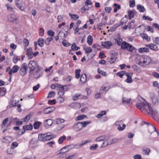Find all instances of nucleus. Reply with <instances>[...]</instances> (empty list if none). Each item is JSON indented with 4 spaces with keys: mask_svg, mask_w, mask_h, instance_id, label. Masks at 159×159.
I'll list each match as a JSON object with an SVG mask.
<instances>
[{
    "mask_svg": "<svg viewBox=\"0 0 159 159\" xmlns=\"http://www.w3.org/2000/svg\"><path fill=\"white\" fill-rule=\"evenodd\" d=\"M8 19L9 21L13 23H16L19 21V19L14 14H11L8 17Z\"/></svg>",
    "mask_w": 159,
    "mask_h": 159,
    "instance_id": "8",
    "label": "nucleus"
},
{
    "mask_svg": "<svg viewBox=\"0 0 159 159\" xmlns=\"http://www.w3.org/2000/svg\"><path fill=\"white\" fill-rule=\"evenodd\" d=\"M33 128V126L31 125H26L23 126V129H22V133L20 134H23L25 130H30Z\"/></svg>",
    "mask_w": 159,
    "mask_h": 159,
    "instance_id": "13",
    "label": "nucleus"
},
{
    "mask_svg": "<svg viewBox=\"0 0 159 159\" xmlns=\"http://www.w3.org/2000/svg\"><path fill=\"white\" fill-rule=\"evenodd\" d=\"M142 150L144 154L147 155H149V153L150 152V150L149 148H143Z\"/></svg>",
    "mask_w": 159,
    "mask_h": 159,
    "instance_id": "37",
    "label": "nucleus"
},
{
    "mask_svg": "<svg viewBox=\"0 0 159 159\" xmlns=\"http://www.w3.org/2000/svg\"><path fill=\"white\" fill-rule=\"evenodd\" d=\"M86 116L85 115H82L78 116L75 118V120L76 121H78L80 120H83L84 118H86Z\"/></svg>",
    "mask_w": 159,
    "mask_h": 159,
    "instance_id": "26",
    "label": "nucleus"
},
{
    "mask_svg": "<svg viewBox=\"0 0 159 159\" xmlns=\"http://www.w3.org/2000/svg\"><path fill=\"white\" fill-rule=\"evenodd\" d=\"M126 125L125 124H123L122 125V127H121L120 125H119L117 127L118 129L120 131H122L125 128Z\"/></svg>",
    "mask_w": 159,
    "mask_h": 159,
    "instance_id": "56",
    "label": "nucleus"
},
{
    "mask_svg": "<svg viewBox=\"0 0 159 159\" xmlns=\"http://www.w3.org/2000/svg\"><path fill=\"white\" fill-rule=\"evenodd\" d=\"M81 71V70L80 69H77L75 70V77L78 79H79L80 76V72Z\"/></svg>",
    "mask_w": 159,
    "mask_h": 159,
    "instance_id": "36",
    "label": "nucleus"
},
{
    "mask_svg": "<svg viewBox=\"0 0 159 159\" xmlns=\"http://www.w3.org/2000/svg\"><path fill=\"white\" fill-rule=\"evenodd\" d=\"M153 40L156 44H159V37H157L153 38Z\"/></svg>",
    "mask_w": 159,
    "mask_h": 159,
    "instance_id": "64",
    "label": "nucleus"
},
{
    "mask_svg": "<svg viewBox=\"0 0 159 159\" xmlns=\"http://www.w3.org/2000/svg\"><path fill=\"white\" fill-rule=\"evenodd\" d=\"M91 123V122L90 121H84L80 122V124H81L82 126V128L86 127L88 125L90 124Z\"/></svg>",
    "mask_w": 159,
    "mask_h": 159,
    "instance_id": "32",
    "label": "nucleus"
},
{
    "mask_svg": "<svg viewBox=\"0 0 159 159\" xmlns=\"http://www.w3.org/2000/svg\"><path fill=\"white\" fill-rule=\"evenodd\" d=\"M6 90L5 88H2L0 90V96H3L5 95Z\"/></svg>",
    "mask_w": 159,
    "mask_h": 159,
    "instance_id": "42",
    "label": "nucleus"
},
{
    "mask_svg": "<svg viewBox=\"0 0 159 159\" xmlns=\"http://www.w3.org/2000/svg\"><path fill=\"white\" fill-rule=\"evenodd\" d=\"M6 6L7 7V9L8 11H11L12 12H13L14 11L13 9L11 7H10L9 6L8 4H6Z\"/></svg>",
    "mask_w": 159,
    "mask_h": 159,
    "instance_id": "57",
    "label": "nucleus"
},
{
    "mask_svg": "<svg viewBox=\"0 0 159 159\" xmlns=\"http://www.w3.org/2000/svg\"><path fill=\"white\" fill-rule=\"evenodd\" d=\"M18 146V143L16 142H13L11 145V148L13 149Z\"/></svg>",
    "mask_w": 159,
    "mask_h": 159,
    "instance_id": "47",
    "label": "nucleus"
},
{
    "mask_svg": "<svg viewBox=\"0 0 159 159\" xmlns=\"http://www.w3.org/2000/svg\"><path fill=\"white\" fill-rule=\"evenodd\" d=\"M53 135H48L46 134V141H48L51 139L53 138Z\"/></svg>",
    "mask_w": 159,
    "mask_h": 159,
    "instance_id": "48",
    "label": "nucleus"
},
{
    "mask_svg": "<svg viewBox=\"0 0 159 159\" xmlns=\"http://www.w3.org/2000/svg\"><path fill=\"white\" fill-rule=\"evenodd\" d=\"M72 129L76 131H78L82 129V126L80 122H78L74 124L72 126Z\"/></svg>",
    "mask_w": 159,
    "mask_h": 159,
    "instance_id": "10",
    "label": "nucleus"
},
{
    "mask_svg": "<svg viewBox=\"0 0 159 159\" xmlns=\"http://www.w3.org/2000/svg\"><path fill=\"white\" fill-rule=\"evenodd\" d=\"M28 69V67L26 63H24L22 64L20 69L19 70V73L22 76L25 75L26 73V71Z\"/></svg>",
    "mask_w": 159,
    "mask_h": 159,
    "instance_id": "6",
    "label": "nucleus"
},
{
    "mask_svg": "<svg viewBox=\"0 0 159 159\" xmlns=\"http://www.w3.org/2000/svg\"><path fill=\"white\" fill-rule=\"evenodd\" d=\"M148 130L149 132L152 133L155 130H156V127L150 123H148Z\"/></svg>",
    "mask_w": 159,
    "mask_h": 159,
    "instance_id": "16",
    "label": "nucleus"
},
{
    "mask_svg": "<svg viewBox=\"0 0 159 159\" xmlns=\"http://www.w3.org/2000/svg\"><path fill=\"white\" fill-rule=\"evenodd\" d=\"M134 13L132 11H129L128 12V16L129 19L130 20L134 17Z\"/></svg>",
    "mask_w": 159,
    "mask_h": 159,
    "instance_id": "39",
    "label": "nucleus"
},
{
    "mask_svg": "<svg viewBox=\"0 0 159 159\" xmlns=\"http://www.w3.org/2000/svg\"><path fill=\"white\" fill-rule=\"evenodd\" d=\"M71 48L72 50L77 51L80 49V48L76 46L75 43H74L72 45Z\"/></svg>",
    "mask_w": 159,
    "mask_h": 159,
    "instance_id": "34",
    "label": "nucleus"
},
{
    "mask_svg": "<svg viewBox=\"0 0 159 159\" xmlns=\"http://www.w3.org/2000/svg\"><path fill=\"white\" fill-rule=\"evenodd\" d=\"M3 142L6 143L10 142L11 140V138L10 136H7L3 138Z\"/></svg>",
    "mask_w": 159,
    "mask_h": 159,
    "instance_id": "24",
    "label": "nucleus"
},
{
    "mask_svg": "<svg viewBox=\"0 0 159 159\" xmlns=\"http://www.w3.org/2000/svg\"><path fill=\"white\" fill-rule=\"evenodd\" d=\"M39 66L38 65V63L35 61H30L28 64V68L29 69V73L31 74Z\"/></svg>",
    "mask_w": 159,
    "mask_h": 159,
    "instance_id": "3",
    "label": "nucleus"
},
{
    "mask_svg": "<svg viewBox=\"0 0 159 159\" xmlns=\"http://www.w3.org/2000/svg\"><path fill=\"white\" fill-rule=\"evenodd\" d=\"M23 43L24 44V46L25 47H27L29 45V42L27 39H24Z\"/></svg>",
    "mask_w": 159,
    "mask_h": 159,
    "instance_id": "59",
    "label": "nucleus"
},
{
    "mask_svg": "<svg viewBox=\"0 0 159 159\" xmlns=\"http://www.w3.org/2000/svg\"><path fill=\"white\" fill-rule=\"evenodd\" d=\"M53 39L52 37H48L44 41L45 43L47 45H48L50 44V42Z\"/></svg>",
    "mask_w": 159,
    "mask_h": 159,
    "instance_id": "28",
    "label": "nucleus"
},
{
    "mask_svg": "<svg viewBox=\"0 0 159 159\" xmlns=\"http://www.w3.org/2000/svg\"><path fill=\"white\" fill-rule=\"evenodd\" d=\"M135 5L134 0H129V6L131 7H133Z\"/></svg>",
    "mask_w": 159,
    "mask_h": 159,
    "instance_id": "55",
    "label": "nucleus"
},
{
    "mask_svg": "<svg viewBox=\"0 0 159 159\" xmlns=\"http://www.w3.org/2000/svg\"><path fill=\"white\" fill-rule=\"evenodd\" d=\"M67 151H61L59 153V156L61 158H63L66 157V152H67Z\"/></svg>",
    "mask_w": 159,
    "mask_h": 159,
    "instance_id": "22",
    "label": "nucleus"
},
{
    "mask_svg": "<svg viewBox=\"0 0 159 159\" xmlns=\"http://www.w3.org/2000/svg\"><path fill=\"white\" fill-rule=\"evenodd\" d=\"M46 134H39L38 136V139L41 141H46Z\"/></svg>",
    "mask_w": 159,
    "mask_h": 159,
    "instance_id": "21",
    "label": "nucleus"
},
{
    "mask_svg": "<svg viewBox=\"0 0 159 159\" xmlns=\"http://www.w3.org/2000/svg\"><path fill=\"white\" fill-rule=\"evenodd\" d=\"M138 51L140 53H143L148 52L149 50L148 48H139Z\"/></svg>",
    "mask_w": 159,
    "mask_h": 159,
    "instance_id": "29",
    "label": "nucleus"
},
{
    "mask_svg": "<svg viewBox=\"0 0 159 159\" xmlns=\"http://www.w3.org/2000/svg\"><path fill=\"white\" fill-rule=\"evenodd\" d=\"M8 120V118H6L3 120V122L2 123V128H3V126L6 125L7 123Z\"/></svg>",
    "mask_w": 159,
    "mask_h": 159,
    "instance_id": "51",
    "label": "nucleus"
},
{
    "mask_svg": "<svg viewBox=\"0 0 159 159\" xmlns=\"http://www.w3.org/2000/svg\"><path fill=\"white\" fill-rule=\"evenodd\" d=\"M93 41V38L91 35H89L87 37V42L89 46L92 45Z\"/></svg>",
    "mask_w": 159,
    "mask_h": 159,
    "instance_id": "25",
    "label": "nucleus"
},
{
    "mask_svg": "<svg viewBox=\"0 0 159 159\" xmlns=\"http://www.w3.org/2000/svg\"><path fill=\"white\" fill-rule=\"evenodd\" d=\"M74 148V145H70L64 147L60 150V151H61L64 150L66 149V150L65 151H67L68 152V151Z\"/></svg>",
    "mask_w": 159,
    "mask_h": 159,
    "instance_id": "17",
    "label": "nucleus"
},
{
    "mask_svg": "<svg viewBox=\"0 0 159 159\" xmlns=\"http://www.w3.org/2000/svg\"><path fill=\"white\" fill-rule=\"evenodd\" d=\"M87 80L86 75L85 74H82L80 77V81L83 84L86 83Z\"/></svg>",
    "mask_w": 159,
    "mask_h": 159,
    "instance_id": "18",
    "label": "nucleus"
},
{
    "mask_svg": "<svg viewBox=\"0 0 159 159\" xmlns=\"http://www.w3.org/2000/svg\"><path fill=\"white\" fill-rule=\"evenodd\" d=\"M107 140V139L105 138V140H104V142L102 143L101 147H105L109 145H111V143L110 142L108 143Z\"/></svg>",
    "mask_w": 159,
    "mask_h": 159,
    "instance_id": "27",
    "label": "nucleus"
},
{
    "mask_svg": "<svg viewBox=\"0 0 159 159\" xmlns=\"http://www.w3.org/2000/svg\"><path fill=\"white\" fill-rule=\"evenodd\" d=\"M106 112L105 111H100L99 113L97 115L96 117L98 118H101L103 116L105 115Z\"/></svg>",
    "mask_w": 159,
    "mask_h": 159,
    "instance_id": "35",
    "label": "nucleus"
},
{
    "mask_svg": "<svg viewBox=\"0 0 159 159\" xmlns=\"http://www.w3.org/2000/svg\"><path fill=\"white\" fill-rule=\"evenodd\" d=\"M69 16L72 20H76L79 18V16L76 14H72L71 13L69 14Z\"/></svg>",
    "mask_w": 159,
    "mask_h": 159,
    "instance_id": "30",
    "label": "nucleus"
},
{
    "mask_svg": "<svg viewBox=\"0 0 159 159\" xmlns=\"http://www.w3.org/2000/svg\"><path fill=\"white\" fill-rule=\"evenodd\" d=\"M53 123L52 120L51 119L46 120L45 121L44 124L45 126L46 127L50 126Z\"/></svg>",
    "mask_w": 159,
    "mask_h": 159,
    "instance_id": "19",
    "label": "nucleus"
},
{
    "mask_svg": "<svg viewBox=\"0 0 159 159\" xmlns=\"http://www.w3.org/2000/svg\"><path fill=\"white\" fill-rule=\"evenodd\" d=\"M19 102V100H14L12 102L11 105L13 107L17 105Z\"/></svg>",
    "mask_w": 159,
    "mask_h": 159,
    "instance_id": "60",
    "label": "nucleus"
},
{
    "mask_svg": "<svg viewBox=\"0 0 159 159\" xmlns=\"http://www.w3.org/2000/svg\"><path fill=\"white\" fill-rule=\"evenodd\" d=\"M121 48L122 49H126L130 52L135 51L136 50L135 48L125 41H124L122 43Z\"/></svg>",
    "mask_w": 159,
    "mask_h": 159,
    "instance_id": "4",
    "label": "nucleus"
},
{
    "mask_svg": "<svg viewBox=\"0 0 159 159\" xmlns=\"http://www.w3.org/2000/svg\"><path fill=\"white\" fill-rule=\"evenodd\" d=\"M80 96V94H75L72 98V99L73 100L75 101L78 99L79 97Z\"/></svg>",
    "mask_w": 159,
    "mask_h": 159,
    "instance_id": "52",
    "label": "nucleus"
},
{
    "mask_svg": "<svg viewBox=\"0 0 159 159\" xmlns=\"http://www.w3.org/2000/svg\"><path fill=\"white\" fill-rule=\"evenodd\" d=\"M141 36L142 37L146 40H148V37L147 34H146L143 33L140 34Z\"/></svg>",
    "mask_w": 159,
    "mask_h": 159,
    "instance_id": "58",
    "label": "nucleus"
},
{
    "mask_svg": "<svg viewBox=\"0 0 159 159\" xmlns=\"http://www.w3.org/2000/svg\"><path fill=\"white\" fill-rule=\"evenodd\" d=\"M54 32L51 30H49L47 32L48 35L49 36H51V37H52L54 36Z\"/></svg>",
    "mask_w": 159,
    "mask_h": 159,
    "instance_id": "62",
    "label": "nucleus"
},
{
    "mask_svg": "<svg viewBox=\"0 0 159 159\" xmlns=\"http://www.w3.org/2000/svg\"><path fill=\"white\" fill-rule=\"evenodd\" d=\"M148 46L152 50L155 51H157L158 50V47L156 44L151 43L148 45Z\"/></svg>",
    "mask_w": 159,
    "mask_h": 159,
    "instance_id": "23",
    "label": "nucleus"
},
{
    "mask_svg": "<svg viewBox=\"0 0 159 159\" xmlns=\"http://www.w3.org/2000/svg\"><path fill=\"white\" fill-rule=\"evenodd\" d=\"M125 71H121L119 72H118L116 73L117 75L119 76L120 77V78H122L125 74Z\"/></svg>",
    "mask_w": 159,
    "mask_h": 159,
    "instance_id": "53",
    "label": "nucleus"
},
{
    "mask_svg": "<svg viewBox=\"0 0 159 159\" xmlns=\"http://www.w3.org/2000/svg\"><path fill=\"white\" fill-rule=\"evenodd\" d=\"M42 69L41 67L38 66L35 72L34 73V77L36 79H38L42 76L43 73V72L41 71Z\"/></svg>",
    "mask_w": 159,
    "mask_h": 159,
    "instance_id": "7",
    "label": "nucleus"
},
{
    "mask_svg": "<svg viewBox=\"0 0 159 159\" xmlns=\"http://www.w3.org/2000/svg\"><path fill=\"white\" fill-rule=\"evenodd\" d=\"M38 44L40 47H43L44 45V39L42 38H40L38 39Z\"/></svg>",
    "mask_w": 159,
    "mask_h": 159,
    "instance_id": "20",
    "label": "nucleus"
},
{
    "mask_svg": "<svg viewBox=\"0 0 159 159\" xmlns=\"http://www.w3.org/2000/svg\"><path fill=\"white\" fill-rule=\"evenodd\" d=\"M136 62L141 66H144L148 65L152 62V59L147 55H142L137 57Z\"/></svg>",
    "mask_w": 159,
    "mask_h": 159,
    "instance_id": "2",
    "label": "nucleus"
},
{
    "mask_svg": "<svg viewBox=\"0 0 159 159\" xmlns=\"http://www.w3.org/2000/svg\"><path fill=\"white\" fill-rule=\"evenodd\" d=\"M113 6L115 7L114 10V13L116 12L118 10L120 9V6L116 3H114Z\"/></svg>",
    "mask_w": 159,
    "mask_h": 159,
    "instance_id": "33",
    "label": "nucleus"
},
{
    "mask_svg": "<svg viewBox=\"0 0 159 159\" xmlns=\"http://www.w3.org/2000/svg\"><path fill=\"white\" fill-rule=\"evenodd\" d=\"M63 45L66 47H68L70 45V43L67 42L65 39H64L62 42Z\"/></svg>",
    "mask_w": 159,
    "mask_h": 159,
    "instance_id": "54",
    "label": "nucleus"
},
{
    "mask_svg": "<svg viewBox=\"0 0 159 159\" xmlns=\"http://www.w3.org/2000/svg\"><path fill=\"white\" fill-rule=\"evenodd\" d=\"M136 105L137 108L142 112L145 111L149 114H154V112L153 111L151 105L148 103L144 99L141 97L138 98V102L136 104Z\"/></svg>",
    "mask_w": 159,
    "mask_h": 159,
    "instance_id": "1",
    "label": "nucleus"
},
{
    "mask_svg": "<svg viewBox=\"0 0 159 159\" xmlns=\"http://www.w3.org/2000/svg\"><path fill=\"white\" fill-rule=\"evenodd\" d=\"M84 50L87 53H89L92 51V49L90 47L84 48Z\"/></svg>",
    "mask_w": 159,
    "mask_h": 159,
    "instance_id": "43",
    "label": "nucleus"
},
{
    "mask_svg": "<svg viewBox=\"0 0 159 159\" xmlns=\"http://www.w3.org/2000/svg\"><path fill=\"white\" fill-rule=\"evenodd\" d=\"M67 85H65L64 86H62L61 85H58V88L59 89V90H65V88L67 87Z\"/></svg>",
    "mask_w": 159,
    "mask_h": 159,
    "instance_id": "46",
    "label": "nucleus"
},
{
    "mask_svg": "<svg viewBox=\"0 0 159 159\" xmlns=\"http://www.w3.org/2000/svg\"><path fill=\"white\" fill-rule=\"evenodd\" d=\"M105 136H102L96 138L95 140L98 142L103 141L104 140H105Z\"/></svg>",
    "mask_w": 159,
    "mask_h": 159,
    "instance_id": "40",
    "label": "nucleus"
},
{
    "mask_svg": "<svg viewBox=\"0 0 159 159\" xmlns=\"http://www.w3.org/2000/svg\"><path fill=\"white\" fill-rule=\"evenodd\" d=\"M98 72L99 74H101L104 76H106V72L103 71V70L99 68L98 69Z\"/></svg>",
    "mask_w": 159,
    "mask_h": 159,
    "instance_id": "50",
    "label": "nucleus"
},
{
    "mask_svg": "<svg viewBox=\"0 0 159 159\" xmlns=\"http://www.w3.org/2000/svg\"><path fill=\"white\" fill-rule=\"evenodd\" d=\"M40 124V122H36L34 124V127L35 129H38L39 126Z\"/></svg>",
    "mask_w": 159,
    "mask_h": 159,
    "instance_id": "63",
    "label": "nucleus"
},
{
    "mask_svg": "<svg viewBox=\"0 0 159 159\" xmlns=\"http://www.w3.org/2000/svg\"><path fill=\"white\" fill-rule=\"evenodd\" d=\"M65 120L62 119L58 118L56 120V122L57 124H59L64 122Z\"/></svg>",
    "mask_w": 159,
    "mask_h": 159,
    "instance_id": "45",
    "label": "nucleus"
},
{
    "mask_svg": "<svg viewBox=\"0 0 159 159\" xmlns=\"http://www.w3.org/2000/svg\"><path fill=\"white\" fill-rule=\"evenodd\" d=\"M33 52L31 48H29L27 51L26 55L28 56V59H30L33 57Z\"/></svg>",
    "mask_w": 159,
    "mask_h": 159,
    "instance_id": "14",
    "label": "nucleus"
},
{
    "mask_svg": "<svg viewBox=\"0 0 159 159\" xmlns=\"http://www.w3.org/2000/svg\"><path fill=\"white\" fill-rule=\"evenodd\" d=\"M66 139V137L65 136H63L59 139L58 142L59 144H61L63 141Z\"/></svg>",
    "mask_w": 159,
    "mask_h": 159,
    "instance_id": "41",
    "label": "nucleus"
},
{
    "mask_svg": "<svg viewBox=\"0 0 159 159\" xmlns=\"http://www.w3.org/2000/svg\"><path fill=\"white\" fill-rule=\"evenodd\" d=\"M101 44L102 46L107 49L110 48V47L112 45V43L111 42L108 41L102 42Z\"/></svg>",
    "mask_w": 159,
    "mask_h": 159,
    "instance_id": "11",
    "label": "nucleus"
},
{
    "mask_svg": "<svg viewBox=\"0 0 159 159\" xmlns=\"http://www.w3.org/2000/svg\"><path fill=\"white\" fill-rule=\"evenodd\" d=\"M127 21V19L126 16L125 17L123 18L120 22L119 23L114 25L113 27L111 28V31H114L115 30L121 25H123Z\"/></svg>",
    "mask_w": 159,
    "mask_h": 159,
    "instance_id": "5",
    "label": "nucleus"
},
{
    "mask_svg": "<svg viewBox=\"0 0 159 159\" xmlns=\"http://www.w3.org/2000/svg\"><path fill=\"white\" fill-rule=\"evenodd\" d=\"M115 40L117 44L119 46H120L121 45V43L122 41V39L119 36L116 39H115Z\"/></svg>",
    "mask_w": 159,
    "mask_h": 159,
    "instance_id": "38",
    "label": "nucleus"
},
{
    "mask_svg": "<svg viewBox=\"0 0 159 159\" xmlns=\"http://www.w3.org/2000/svg\"><path fill=\"white\" fill-rule=\"evenodd\" d=\"M116 56H111V57L109 58V62L111 63H113L116 60Z\"/></svg>",
    "mask_w": 159,
    "mask_h": 159,
    "instance_id": "44",
    "label": "nucleus"
},
{
    "mask_svg": "<svg viewBox=\"0 0 159 159\" xmlns=\"http://www.w3.org/2000/svg\"><path fill=\"white\" fill-rule=\"evenodd\" d=\"M31 116L30 114H28L25 117L21 119V120L17 122V124L16 125H20L23 124V122H27L30 119Z\"/></svg>",
    "mask_w": 159,
    "mask_h": 159,
    "instance_id": "9",
    "label": "nucleus"
},
{
    "mask_svg": "<svg viewBox=\"0 0 159 159\" xmlns=\"http://www.w3.org/2000/svg\"><path fill=\"white\" fill-rule=\"evenodd\" d=\"M55 109V108L54 107H48L45 108L43 112L45 114H48L54 111Z\"/></svg>",
    "mask_w": 159,
    "mask_h": 159,
    "instance_id": "15",
    "label": "nucleus"
},
{
    "mask_svg": "<svg viewBox=\"0 0 159 159\" xmlns=\"http://www.w3.org/2000/svg\"><path fill=\"white\" fill-rule=\"evenodd\" d=\"M20 68L17 65H15L8 72V74L10 75H11L12 73L16 72Z\"/></svg>",
    "mask_w": 159,
    "mask_h": 159,
    "instance_id": "12",
    "label": "nucleus"
},
{
    "mask_svg": "<svg viewBox=\"0 0 159 159\" xmlns=\"http://www.w3.org/2000/svg\"><path fill=\"white\" fill-rule=\"evenodd\" d=\"M137 8L141 12H144L145 11V9L144 7L141 5H138Z\"/></svg>",
    "mask_w": 159,
    "mask_h": 159,
    "instance_id": "31",
    "label": "nucleus"
},
{
    "mask_svg": "<svg viewBox=\"0 0 159 159\" xmlns=\"http://www.w3.org/2000/svg\"><path fill=\"white\" fill-rule=\"evenodd\" d=\"M98 147L97 144H93L90 148V149L92 150H93L96 149Z\"/></svg>",
    "mask_w": 159,
    "mask_h": 159,
    "instance_id": "49",
    "label": "nucleus"
},
{
    "mask_svg": "<svg viewBox=\"0 0 159 159\" xmlns=\"http://www.w3.org/2000/svg\"><path fill=\"white\" fill-rule=\"evenodd\" d=\"M132 81L131 76L127 77V78L125 80V82L127 83H131Z\"/></svg>",
    "mask_w": 159,
    "mask_h": 159,
    "instance_id": "61",
    "label": "nucleus"
}]
</instances>
